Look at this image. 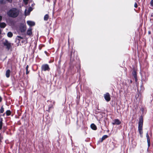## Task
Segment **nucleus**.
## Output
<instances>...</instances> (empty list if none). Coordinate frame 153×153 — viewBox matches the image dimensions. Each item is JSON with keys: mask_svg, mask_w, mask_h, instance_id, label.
I'll use <instances>...</instances> for the list:
<instances>
[{"mask_svg": "<svg viewBox=\"0 0 153 153\" xmlns=\"http://www.w3.org/2000/svg\"><path fill=\"white\" fill-rule=\"evenodd\" d=\"M7 15L10 17H16L19 14L18 10L16 8H12L7 13Z\"/></svg>", "mask_w": 153, "mask_h": 153, "instance_id": "1", "label": "nucleus"}, {"mask_svg": "<svg viewBox=\"0 0 153 153\" xmlns=\"http://www.w3.org/2000/svg\"><path fill=\"white\" fill-rule=\"evenodd\" d=\"M143 119L142 117H140L139 120L138 129L140 134L141 135L143 134L142 127L143 125Z\"/></svg>", "mask_w": 153, "mask_h": 153, "instance_id": "2", "label": "nucleus"}, {"mask_svg": "<svg viewBox=\"0 0 153 153\" xmlns=\"http://www.w3.org/2000/svg\"><path fill=\"white\" fill-rule=\"evenodd\" d=\"M3 44L4 46L6 47V48L8 50H9L11 47V44L7 40H5L3 41Z\"/></svg>", "mask_w": 153, "mask_h": 153, "instance_id": "3", "label": "nucleus"}, {"mask_svg": "<svg viewBox=\"0 0 153 153\" xmlns=\"http://www.w3.org/2000/svg\"><path fill=\"white\" fill-rule=\"evenodd\" d=\"M104 97L105 99V100L107 102H109L110 100H111V97L110 95L108 93H106L105 94H104Z\"/></svg>", "mask_w": 153, "mask_h": 153, "instance_id": "4", "label": "nucleus"}, {"mask_svg": "<svg viewBox=\"0 0 153 153\" xmlns=\"http://www.w3.org/2000/svg\"><path fill=\"white\" fill-rule=\"evenodd\" d=\"M42 70L44 71H48L49 69V66L47 64L42 65Z\"/></svg>", "mask_w": 153, "mask_h": 153, "instance_id": "5", "label": "nucleus"}, {"mask_svg": "<svg viewBox=\"0 0 153 153\" xmlns=\"http://www.w3.org/2000/svg\"><path fill=\"white\" fill-rule=\"evenodd\" d=\"M121 123V122L118 119L115 120L112 123L113 125H119Z\"/></svg>", "mask_w": 153, "mask_h": 153, "instance_id": "6", "label": "nucleus"}, {"mask_svg": "<svg viewBox=\"0 0 153 153\" xmlns=\"http://www.w3.org/2000/svg\"><path fill=\"white\" fill-rule=\"evenodd\" d=\"M31 8H30L29 9L27 10H25V16H27L30 13V12L31 11Z\"/></svg>", "mask_w": 153, "mask_h": 153, "instance_id": "7", "label": "nucleus"}, {"mask_svg": "<svg viewBox=\"0 0 153 153\" xmlns=\"http://www.w3.org/2000/svg\"><path fill=\"white\" fill-rule=\"evenodd\" d=\"M32 28H29L27 30V34L29 35L30 36L32 34Z\"/></svg>", "mask_w": 153, "mask_h": 153, "instance_id": "8", "label": "nucleus"}, {"mask_svg": "<svg viewBox=\"0 0 153 153\" xmlns=\"http://www.w3.org/2000/svg\"><path fill=\"white\" fill-rule=\"evenodd\" d=\"M27 23L29 26H32L35 25V23L31 21H27Z\"/></svg>", "mask_w": 153, "mask_h": 153, "instance_id": "9", "label": "nucleus"}, {"mask_svg": "<svg viewBox=\"0 0 153 153\" xmlns=\"http://www.w3.org/2000/svg\"><path fill=\"white\" fill-rule=\"evenodd\" d=\"M146 137L147 138V141L148 143V146H150V139L148 132H147L146 134Z\"/></svg>", "mask_w": 153, "mask_h": 153, "instance_id": "10", "label": "nucleus"}, {"mask_svg": "<svg viewBox=\"0 0 153 153\" xmlns=\"http://www.w3.org/2000/svg\"><path fill=\"white\" fill-rule=\"evenodd\" d=\"M10 71L9 70H7L6 73V76L7 78H8L10 77Z\"/></svg>", "mask_w": 153, "mask_h": 153, "instance_id": "11", "label": "nucleus"}, {"mask_svg": "<svg viewBox=\"0 0 153 153\" xmlns=\"http://www.w3.org/2000/svg\"><path fill=\"white\" fill-rule=\"evenodd\" d=\"M91 127L92 129L94 130H96L97 129L96 126L94 124H92L91 125Z\"/></svg>", "mask_w": 153, "mask_h": 153, "instance_id": "12", "label": "nucleus"}, {"mask_svg": "<svg viewBox=\"0 0 153 153\" xmlns=\"http://www.w3.org/2000/svg\"><path fill=\"white\" fill-rule=\"evenodd\" d=\"M26 26H24L21 28V31L22 32H24L26 30Z\"/></svg>", "mask_w": 153, "mask_h": 153, "instance_id": "13", "label": "nucleus"}, {"mask_svg": "<svg viewBox=\"0 0 153 153\" xmlns=\"http://www.w3.org/2000/svg\"><path fill=\"white\" fill-rule=\"evenodd\" d=\"M6 26V24L4 23H2L0 24V27L1 28H4Z\"/></svg>", "mask_w": 153, "mask_h": 153, "instance_id": "14", "label": "nucleus"}, {"mask_svg": "<svg viewBox=\"0 0 153 153\" xmlns=\"http://www.w3.org/2000/svg\"><path fill=\"white\" fill-rule=\"evenodd\" d=\"M49 18V16L48 14L45 15L44 17V20L47 21Z\"/></svg>", "mask_w": 153, "mask_h": 153, "instance_id": "15", "label": "nucleus"}, {"mask_svg": "<svg viewBox=\"0 0 153 153\" xmlns=\"http://www.w3.org/2000/svg\"><path fill=\"white\" fill-rule=\"evenodd\" d=\"M7 36L9 37H11L13 36V33L11 32H9L7 34Z\"/></svg>", "mask_w": 153, "mask_h": 153, "instance_id": "16", "label": "nucleus"}, {"mask_svg": "<svg viewBox=\"0 0 153 153\" xmlns=\"http://www.w3.org/2000/svg\"><path fill=\"white\" fill-rule=\"evenodd\" d=\"M108 137V136L107 135H104L101 138V142L102 141L104 140Z\"/></svg>", "mask_w": 153, "mask_h": 153, "instance_id": "17", "label": "nucleus"}, {"mask_svg": "<svg viewBox=\"0 0 153 153\" xmlns=\"http://www.w3.org/2000/svg\"><path fill=\"white\" fill-rule=\"evenodd\" d=\"M28 65H27L26 67V74H28L29 73V71H28Z\"/></svg>", "mask_w": 153, "mask_h": 153, "instance_id": "18", "label": "nucleus"}, {"mask_svg": "<svg viewBox=\"0 0 153 153\" xmlns=\"http://www.w3.org/2000/svg\"><path fill=\"white\" fill-rule=\"evenodd\" d=\"M6 113L7 115L8 116L10 115L11 114V112L10 111L8 110L7 111Z\"/></svg>", "mask_w": 153, "mask_h": 153, "instance_id": "19", "label": "nucleus"}, {"mask_svg": "<svg viewBox=\"0 0 153 153\" xmlns=\"http://www.w3.org/2000/svg\"><path fill=\"white\" fill-rule=\"evenodd\" d=\"M3 123L2 121L1 120L0 121V130L2 128V126Z\"/></svg>", "mask_w": 153, "mask_h": 153, "instance_id": "20", "label": "nucleus"}, {"mask_svg": "<svg viewBox=\"0 0 153 153\" xmlns=\"http://www.w3.org/2000/svg\"><path fill=\"white\" fill-rule=\"evenodd\" d=\"M0 3L1 4H5L6 2L4 0H0Z\"/></svg>", "mask_w": 153, "mask_h": 153, "instance_id": "21", "label": "nucleus"}, {"mask_svg": "<svg viewBox=\"0 0 153 153\" xmlns=\"http://www.w3.org/2000/svg\"><path fill=\"white\" fill-rule=\"evenodd\" d=\"M4 111V108L2 106L1 107V113H3Z\"/></svg>", "mask_w": 153, "mask_h": 153, "instance_id": "22", "label": "nucleus"}, {"mask_svg": "<svg viewBox=\"0 0 153 153\" xmlns=\"http://www.w3.org/2000/svg\"><path fill=\"white\" fill-rule=\"evenodd\" d=\"M28 1V0H23V1L25 3V4L26 5L27 4Z\"/></svg>", "mask_w": 153, "mask_h": 153, "instance_id": "23", "label": "nucleus"}, {"mask_svg": "<svg viewBox=\"0 0 153 153\" xmlns=\"http://www.w3.org/2000/svg\"><path fill=\"white\" fill-rule=\"evenodd\" d=\"M133 75L134 78L136 79V72H135L134 71V73H133Z\"/></svg>", "mask_w": 153, "mask_h": 153, "instance_id": "24", "label": "nucleus"}, {"mask_svg": "<svg viewBox=\"0 0 153 153\" xmlns=\"http://www.w3.org/2000/svg\"><path fill=\"white\" fill-rule=\"evenodd\" d=\"M151 5L153 7V0H151L150 2Z\"/></svg>", "mask_w": 153, "mask_h": 153, "instance_id": "25", "label": "nucleus"}, {"mask_svg": "<svg viewBox=\"0 0 153 153\" xmlns=\"http://www.w3.org/2000/svg\"><path fill=\"white\" fill-rule=\"evenodd\" d=\"M137 4L136 3H135L134 4V7L135 8H137Z\"/></svg>", "mask_w": 153, "mask_h": 153, "instance_id": "26", "label": "nucleus"}, {"mask_svg": "<svg viewBox=\"0 0 153 153\" xmlns=\"http://www.w3.org/2000/svg\"><path fill=\"white\" fill-rule=\"evenodd\" d=\"M2 138V137L1 136V134L0 133V143L1 142V139Z\"/></svg>", "mask_w": 153, "mask_h": 153, "instance_id": "27", "label": "nucleus"}, {"mask_svg": "<svg viewBox=\"0 0 153 153\" xmlns=\"http://www.w3.org/2000/svg\"><path fill=\"white\" fill-rule=\"evenodd\" d=\"M6 0L10 2H11L12 1V0Z\"/></svg>", "mask_w": 153, "mask_h": 153, "instance_id": "28", "label": "nucleus"}, {"mask_svg": "<svg viewBox=\"0 0 153 153\" xmlns=\"http://www.w3.org/2000/svg\"><path fill=\"white\" fill-rule=\"evenodd\" d=\"M17 37L20 38V39H22V38L20 36H18Z\"/></svg>", "mask_w": 153, "mask_h": 153, "instance_id": "29", "label": "nucleus"}, {"mask_svg": "<svg viewBox=\"0 0 153 153\" xmlns=\"http://www.w3.org/2000/svg\"><path fill=\"white\" fill-rule=\"evenodd\" d=\"M2 98L0 96V102H1L2 101Z\"/></svg>", "mask_w": 153, "mask_h": 153, "instance_id": "30", "label": "nucleus"}, {"mask_svg": "<svg viewBox=\"0 0 153 153\" xmlns=\"http://www.w3.org/2000/svg\"><path fill=\"white\" fill-rule=\"evenodd\" d=\"M2 19V17L1 16H0V21Z\"/></svg>", "mask_w": 153, "mask_h": 153, "instance_id": "31", "label": "nucleus"}]
</instances>
